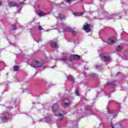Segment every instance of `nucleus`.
<instances>
[{
	"label": "nucleus",
	"instance_id": "2",
	"mask_svg": "<svg viewBox=\"0 0 128 128\" xmlns=\"http://www.w3.org/2000/svg\"><path fill=\"white\" fill-rule=\"evenodd\" d=\"M80 56L72 54L70 56V57H68V56H64L60 58L59 60H61V62H64L65 64H67L69 68H76L74 64V60H80Z\"/></svg>",
	"mask_w": 128,
	"mask_h": 128
},
{
	"label": "nucleus",
	"instance_id": "20",
	"mask_svg": "<svg viewBox=\"0 0 128 128\" xmlns=\"http://www.w3.org/2000/svg\"><path fill=\"white\" fill-rule=\"evenodd\" d=\"M68 40V42H73L74 44H80V40H78V39H75V40L70 39V40Z\"/></svg>",
	"mask_w": 128,
	"mask_h": 128
},
{
	"label": "nucleus",
	"instance_id": "36",
	"mask_svg": "<svg viewBox=\"0 0 128 128\" xmlns=\"http://www.w3.org/2000/svg\"><path fill=\"white\" fill-rule=\"evenodd\" d=\"M16 82H20V79L18 78H16Z\"/></svg>",
	"mask_w": 128,
	"mask_h": 128
},
{
	"label": "nucleus",
	"instance_id": "16",
	"mask_svg": "<svg viewBox=\"0 0 128 128\" xmlns=\"http://www.w3.org/2000/svg\"><path fill=\"white\" fill-rule=\"evenodd\" d=\"M106 86H110V88H116V84H114V82H108L106 84Z\"/></svg>",
	"mask_w": 128,
	"mask_h": 128
},
{
	"label": "nucleus",
	"instance_id": "22",
	"mask_svg": "<svg viewBox=\"0 0 128 128\" xmlns=\"http://www.w3.org/2000/svg\"><path fill=\"white\" fill-rule=\"evenodd\" d=\"M122 50V46L120 45L118 46V47L116 48V50L117 52H120Z\"/></svg>",
	"mask_w": 128,
	"mask_h": 128
},
{
	"label": "nucleus",
	"instance_id": "15",
	"mask_svg": "<svg viewBox=\"0 0 128 128\" xmlns=\"http://www.w3.org/2000/svg\"><path fill=\"white\" fill-rule=\"evenodd\" d=\"M84 30L86 32H90V24H86L84 26Z\"/></svg>",
	"mask_w": 128,
	"mask_h": 128
},
{
	"label": "nucleus",
	"instance_id": "32",
	"mask_svg": "<svg viewBox=\"0 0 128 128\" xmlns=\"http://www.w3.org/2000/svg\"><path fill=\"white\" fill-rule=\"evenodd\" d=\"M104 127V125L102 124L100 126L98 127V128H103Z\"/></svg>",
	"mask_w": 128,
	"mask_h": 128
},
{
	"label": "nucleus",
	"instance_id": "7",
	"mask_svg": "<svg viewBox=\"0 0 128 128\" xmlns=\"http://www.w3.org/2000/svg\"><path fill=\"white\" fill-rule=\"evenodd\" d=\"M72 104V100L68 98L64 99L62 101V106L64 108H68Z\"/></svg>",
	"mask_w": 128,
	"mask_h": 128
},
{
	"label": "nucleus",
	"instance_id": "39",
	"mask_svg": "<svg viewBox=\"0 0 128 128\" xmlns=\"http://www.w3.org/2000/svg\"><path fill=\"white\" fill-rule=\"evenodd\" d=\"M12 46H16V43L13 44Z\"/></svg>",
	"mask_w": 128,
	"mask_h": 128
},
{
	"label": "nucleus",
	"instance_id": "35",
	"mask_svg": "<svg viewBox=\"0 0 128 128\" xmlns=\"http://www.w3.org/2000/svg\"><path fill=\"white\" fill-rule=\"evenodd\" d=\"M72 0H65V2H70Z\"/></svg>",
	"mask_w": 128,
	"mask_h": 128
},
{
	"label": "nucleus",
	"instance_id": "37",
	"mask_svg": "<svg viewBox=\"0 0 128 128\" xmlns=\"http://www.w3.org/2000/svg\"><path fill=\"white\" fill-rule=\"evenodd\" d=\"M114 102V100H110V101H109V104H110V102Z\"/></svg>",
	"mask_w": 128,
	"mask_h": 128
},
{
	"label": "nucleus",
	"instance_id": "23",
	"mask_svg": "<svg viewBox=\"0 0 128 128\" xmlns=\"http://www.w3.org/2000/svg\"><path fill=\"white\" fill-rule=\"evenodd\" d=\"M82 14L83 13L82 12L74 13V15H75L76 16H82Z\"/></svg>",
	"mask_w": 128,
	"mask_h": 128
},
{
	"label": "nucleus",
	"instance_id": "17",
	"mask_svg": "<svg viewBox=\"0 0 128 128\" xmlns=\"http://www.w3.org/2000/svg\"><path fill=\"white\" fill-rule=\"evenodd\" d=\"M38 13L40 16H46V14H48L44 12L40 9H38Z\"/></svg>",
	"mask_w": 128,
	"mask_h": 128
},
{
	"label": "nucleus",
	"instance_id": "38",
	"mask_svg": "<svg viewBox=\"0 0 128 128\" xmlns=\"http://www.w3.org/2000/svg\"><path fill=\"white\" fill-rule=\"evenodd\" d=\"M2 2L0 0V6H2Z\"/></svg>",
	"mask_w": 128,
	"mask_h": 128
},
{
	"label": "nucleus",
	"instance_id": "48",
	"mask_svg": "<svg viewBox=\"0 0 128 128\" xmlns=\"http://www.w3.org/2000/svg\"><path fill=\"white\" fill-rule=\"evenodd\" d=\"M24 1L26 0H24Z\"/></svg>",
	"mask_w": 128,
	"mask_h": 128
},
{
	"label": "nucleus",
	"instance_id": "14",
	"mask_svg": "<svg viewBox=\"0 0 128 128\" xmlns=\"http://www.w3.org/2000/svg\"><path fill=\"white\" fill-rule=\"evenodd\" d=\"M116 42V38L115 37H112L108 39V44H114V43Z\"/></svg>",
	"mask_w": 128,
	"mask_h": 128
},
{
	"label": "nucleus",
	"instance_id": "43",
	"mask_svg": "<svg viewBox=\"0 0 128 128\" xmlns=\"http://www.w3.org/2000/svg\"><path fill=\"white\" fill-rule=\"evenodd\" d=\"M40 6V5H38V8H39Z\"/></svg>",
	"mask_w": 128,
	"mask_h": 128
},
{
	"label": "nucleus",
	"instance_id": "8",
	"mask_svg": "<svg viewBox=\"0 0 128 128\" xmlns=\"http://www.w3.org/2000/svg\"><path fill=\"white\" fill-rule=\"evenodd\" d=\"M102 60H104V62H110V57L108 54L104 53L100 55Z\"/></svg>",
	"mask_w": 128,
	"mask_h": 128
},
{
	"label": "nucleus",
	"instance_id": "40",
	"mask_svg": "<svg viewBox=\"0 0 128 128\" xmlns=\"http://www.w3.org/2000/svg\"><path fill=\"white\" fill-rule=\"evenodd\" d=\"M48 68V66H44L43 67V68Z\"/></svg>",
	"mask_w": 128,
	"mask_h": 128
},
{
	"label": "nucleus",
	"instance_id": "34",
	"mask_svg": "<svg viewBox=\"0 0 128 128\" xmlns=\"http://www.w3.org/2000/svg\"><path fill=\"white\" fill-rule=\"evenodd\" d=\"M64 120V118H60L58 120V122H62Z\"/></svg>",
	"mask_w": 128,
	"mask_h": 128
},
{
	"label": "nucleus",
	"instance_id": "33",
	"mask_svg": "<svg viewBox=\"0 0 128 128\" xmlns=\"http://www.w3.org/2000/svg\"><path fill=\"white\" fill-rule=\"evenodd\" d=\"M105 95L106 96H108V98H110V96H112L110 95V94H108L106 93Z\"/></svg>",
	"mask_w": 128,
	"mask_h": 128
},
{
	"label": "nucleus",
	"instance_id": "11",
	"mask_svg": "<svg viewBox=\"0 0 128 128\" xmlns=\"http://www.w3.org/2000/svg\"><path fill=\"white\" fill-rule=\"evenodd\" d=\"M42 65V64L38 60H35L31 64V66L33 68H40V66Z\"/></svg>",
	"mask_w": 128,
	"mask_h": 128
},
{
	"label": "nucleus",
	"instance_id": "24",
	"mask_svg": "<svg viewBox=\"0 0 128 128\" xmlns=\"http://www.w3.org/2000/svg\"><path fill=\"white\" fill-rule=\"evenodd\" d=\"M20 67L18 66H14V70L15 72H18Z\"/></svg>",
	"mask_w": 128,
	"mask_h": 128
},
{
	"label": "nucleus",
	"instance_id": "5",
	"mask_svg": "<svg viewBox=\"0 0 128 128\" xmlns=\"http://www.w3.org/2000/svg\"><path fill=\"white\" fill-rule=\"evenodd\" d=\"M10 118V113L8 112H4L0 114V120L2 122H6Z\"/></svg>",
	"mask_w": 128,
	"mask_h": 128
},
{
	"label": "nucleus",
	"instance_id": "9",
	"mask_svg": "<svg viewBox=\"0 0 128 128\" xmlns=\"http://www.w3.org/2000/svg\"><path fill=\"white\" fill-rule=\"evenodd\" d=\"M20 4H24V2H20V4H16L14 2H10L8 3V6H10V8H12V6L20 8Z\"/></svg>",
	"mask_w": 128,
	"mask_h": 128
},
{
	"label": "nucleus",
	"instance_id": "47",
	"mask_svg": "<svg viewBox=\"0 0 128 128\" xmlns=\"http://www.w3.org/2000/svg\"><path fill=\"white\" fill-rule=\"evenodd\" d=\"M85 84V86H86V84Z\"/></svg>",
	"mask_w": 128,
	"mask_h": 128
},
{
	"label": "nucleus",
	"instance_id": "3",
	"mask_svg": "<svg viewBox=\"0 0 128 128\" xmlns=\"http://www.w3.org/2000/svg\"><path fill=\"white\" fill-rule=\"evenodd\" d=\"M66 25L64 23H58L57 24V28L60 30L62 28V31H63L64 32H71L73 36H76V32L74 31V30L70 28V27H66Z\"/></svg>",
	"mask_w": 128,
	"mask_h": 128
},
{
	"label": "nucleus",
	"instance_id": "19",
	"mask_svg": "<svg viewBox=\"0 0 128 128\" xmlns=\"http://www.w3.org/2000/svg\"><path fill=\"white\" fill-rule=\"evenodd\" d=\"M56 18H60V20H64L66 17L64 16V14H59L58 16H56Z\"/></svg>",
	"mask_w": 128,
	"mask_h": 128
},
{
	"label": "nucleus",
	"instance_id": "26",
	"mask_svg": "<svg viewBox=\"0 0 128 128\" xmlns=\"http://www.w3.org/2000/svg\"><path fill=\"white\" fill-rule=\"evenodd\" d=\"M96 68H97V70H102V65H99V66H96Z\"/></svg>",
	"mask_w": 128,
	"mask_h": 128
},
{
	"label": "nucleus",
	"instance_id": "13",
	"mask_svg": "<svg viewBox=\"0 0 128 128\" xmlns=\"http://www.w3.org/2000/svg\"><path fill=\"white\" fill-rule=\"evenodd\" d=\"M110 124L112 128H122V126L120 124L118 123L116 124H114L112 121L110 122Z\"/></svg>",
	"mask_w": 128,
	"mask_h": 128
},
{
	"label": "nucleus",
	"instance_id": "45",
	"mask_svg": "<svg viewBox=\"0 0 128 128\" xmlns=\"http://www.w3.org/2000/svg\"><path fill=\"white\" fill-rule=\"evenodd\" d=\"M24 92H26V90H24Z\"/></svg>",
	"mask_w": 128,
	"mask_h": 128
},
{
	"label": "nucleus",
	"instance_id": "18",
	"mask_svg": "<svg viewBox=\"0 0 128 128\" xmlns=\"http://www.w3.org/2000/svg\"><path fill=\"white\" fill-rule=\"evenodd\" d=\"M67 78L68 80H70V82H74V77H72V76L71 75L67 76Z\"/></svg>",
	"mask_w": 128,
	"mask_h": 128
},
{
	"label": "nucleus",
	"instance_id": "42",
	"mask_svg": "<svg viewBox=\"0 0 128 128\" xmlns=\"http://www.w3.org/2000/svg\"><path fill=\"white\" fill-rule=\"evenodd\" d=\"M55 66H52V68H54Z\"/></svg>",
	"mask_w": 128,
	"mask_h": 128
},
{
	"label": "nucleus",
	"instance_id": "12",
	"mask_svg": "<svg viewBox=\"0 0 128 128\" xmlns=\"http://www.w3.org/2000/svg\"><path fill=\"white\" fill-rule=\"evenodd\" d=\"M51 48H58V39L56 38L51 42Z\"/></svg>",
	"mask_w": 128,
	"mask_h": 128
},
{
	"label": "nucleus",
	"instance_id": "21",
	"mask_svg": "<svg viewBox=\"0 0 128 128\" xmlns=\"http://www.w3.org/2000/svg\"><path fill=\"white\" fill-rule=\"evenodd\" d=\"M34 40L37 42H42V37L40 36L36 37L34 38Z\"/></svg>",
	"mask_w": 128,
	"mask_h": 128
},
{
	"label": "nucleus",
	"instance_id": "27",
	"mask_svg": "<svg viewBox=\"0 0 128 128\" xmlns=\"http://www.w3.org/2000/svg\"><path fill=\"white\" fill-rule=\"evenodd\" d=\"M89 76H91V78H94L96 76V74H89Z\"/></svg>",
	"mask_w": 128,
	"mask_h": 128
},
{
	"label": "nucleus",
	"instance_id": "6",
	"mask_svg": "<svg viewBox=\"0 0 128 128\" xmlns=\"http://www.w3.org/2000/svg\"><path fill=\"white\" fill-rule=\"evenodd\" d=\"M120 13L112 14L111 15L108 14V12H105L104 13L105 18L107 20H112V18H117L118 20L120 18Z\"/></svg>",
	"mask_w": 128,
	"mask_h": 128
},
{
	"label": "nucleus",
	"instance_id": "4",
	"mask_svg": "<svg viewBox=\"0 0 128 128\" xmlns=\"http://www.w3.org/2000/svg\"><path fill=\"white\" fill-rule=\"evenodd\" d=\"M58 105L57 104H55L52 108V110L54 112L55 116H62L64 114H66V112L62 111V112L60 113L58 112Z\"/></svg>",
	"mask_w": 128,
	"mask_h": 128
},
{
	"label": "nucleus",
	"instance_id": "41",
	"mask_svg": "<svg viewBox=\"0 0 128 128\" xmlns=\"http://www.w3.org/2000/svg\"><path fill=\"white\" fill-rule=\"evenodd\" d=\"M100 8H104V5L100 6Z\"/></svg>",
	"mask_w": 128,
	"mask_h": 128
},
{
	"label": "nucleus",
	"instance_id": "1",
	"mask_svg": "<svg viewBox=\"0 0 128 128\" xmlns=\"http://www.w3.org/2000/svg\"><path fill=\"white\" fill-rule=\"evenodd\" d=\"M119 108L116 111H112V110L110 109L108 106L106 108V112H100L98 110L94 109L92 110V106H87L85 109V112H82V110L80 108V104H77L75 106V108L77 110V112L78 114H84V116H88L90 114H94V116H96L100 120H112L114 118H116L118 116V114L120 112V104L118 103Z\"/></svg>",
	"mask_w": 128,
	"mask_h": 128
},
{
	"label": "nucleus",
	"instance_id": "25",
	"mask_svg": "<svg viewBox=\"0 0 128 128\" xmlns=\"http://www.w3.org/2000/svg\"><path fill=\"white\" fill-rule=\"evenodd\" d=\"M72 124H74V127L77 128L78 127V121L75 120L72 122Z\"/></svg>",
	"mask_w": 128,
	"mask_h": 128
},
{
	"label": "nucleus",
	"instance_id": "10",
	"mask_svg": "<svg viewBox=\"0 0 128 128\" xmlns=\"http://www.w3.org/2000/svg\"><path fill=\"white\" fill-rule=\"evenodd\" d=\"M38 122H48V124H50V122H52V118H50V116H46L44 118H44H41L39 120Z\"/></svg>",
	"mask_w": 128,
	"mask_h": 128
},
{
	"label": "nucleus",
	"instance_id": "46",
	"mask_svg": "<svg viewBox=\"0 0 128 128\" xmlns=\"http://www.w3.org/2000/svg\"><path fill=\"white\" fill-rule=\"evenodd\" d=\"M124 56H126V54H124Z\"/></svg>",
	"mask_w": 128,
	"mask_h": 128
},
{
	"label": "nucleus",
	"instance_id": "30",
	"mask_svg": "<svg viewBox=\"0 0 128 128\" xmlns=\"http://www.w3.org/2000/svg\"><path fill=\"white\" fill-rule=\"evenodd\" d=\"M76 96H80V93L78 92V89H76Z\"/></svg>",
	"mask_w": 128,
	"mask_h": 128
},
{
	"label": "nucleus",
	"instance_id": "44",
	"mask_svg": "<svg viewBox=\"0 0 128 128\" xmlns=\"http://www.w3.org/2000/svg\"><path fill=\"white\" fill-rule=\"evenodd\" d=\"M120 74V72H118V74Z\"/></svg>",
	"mask_w": 128,
	"mask_h": 128
},
{
	"label": "nucleus",
	"instance_id": "28",
	"mask_svg": "<svg viewBox=\"0 0 128 128\" xmlns=\"http://www.w3.org/2000/svg\"><path fill=\"white\" fill-rule=\"evenodd\" d=\"M0 66H6V64H4V62L2 61H0Z\"/></svg>",
	"mask_w": 128,
	"mask_h": 128
},
{
	"label": "nucleus",
	"instance_id": "49",
	"mask_svg": "<svg viewBox=\"0 0 128 128\" xmlns=\"http://www.w3.org/2000/svg\"><path fill=\"white\" fill-rule=\"evenodd\" d=\"M32 104H34V102H32Z\"/></svg>",
	"mask_w": 128,
	"mask_h": 128
},
{
	"label": "nucleus",
	"instance_id": "31",
	"mask_svg": "<svg viewBox=\"0 0 128 128\" xmlns=\"http://www.w3.org/2000/svg\"><path fill=\"white\" fill-rule=\"evenodd\" d=\"M38 29L39 30H44V28H42L41 26H38Z\"/></svg>",
	"mask_w": 128,
	"mask_h": 128
},
{
	"label": "nucleus",
	"instance_id": "29",
	"mask_svg": "<svg viewBox=\"0 0 128 128\" xmlns=\"http://www.w3.org/2000/svg\"><path fill=\"white\" fill-rule=\"evenodd\" d=\"M12 29L13 30H16V24H14V25L12 26Z\"/></svg>",
	"mask_w": 128,
	"mask_h": 128
}]
</instances>
